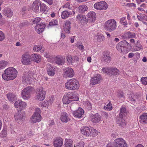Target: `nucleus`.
Returning <instances> with one entry per match:
<instances>
[{
  "label": "nucleus",
  "mask_w": 147,
  "mask_h": 147,
  "mask_svg": "<svg viewBox=\"0 0 147 147\" xmlns=\"http://www.w3.org/2000/svg\"><path fill=\"white\" fill-rule=\"evenodd\" d=\"M17 73V71L14 68L9 67L4 70L2 77L4 80H12L16 77Z\"/></svg>",
  "instance_id": "obj_1"
},
{
  "label": "nucleus",
  "mask_w": 147,
  "mask_h": 147,
  "mask_svg": "<svg viewBox=\"0 0 147 147\" xmlns=\"http://www.w3.org/2000/svg\"><path fill=\"white\" fill-rule=\"evenodd\" d=\"M117 22L115 20L111 19L106 21L104 25L105 30L109 32L115 30L117 28Z\"/></svg>",
  "instance_id": "obj_2"
},
{
  "label": "nucleus",
  "mask_w": 147,
  "mask_h": 147,
  "mask_svg": "<svg viewBox=\"0 0 147 147\" xmlns=\"http://www.w3.org/2000/svg\"><path fill=\"white\" fill-rule=\"evenodd\" d=\"M65 88L69 90H75L78 89L79 87L78 82L76 79L73 78L70 80L65 84Z\"/></svg>",
  "instance_id": "obj_3"
},
{
  "label": "nucleus",
  "mask_w": 147,
  "mask_h": 147,
  "mask_svg": "<svg viewBox=\"0 0 147 147\" xmlns=\"http://www.w3.org/2000/svg\"><path fill=\"white\" fill-rule=\"evenodd\" d=\"M114 143H109L106 147H127L126 141L121 138L115 139Z\"/></svg>",
  "instance_id": "obj_4"
},
{
  "label": "nucleus",
  "mask_w": 147,
  "mask_h": 147,
  "mask_svg": "<svg viewBox=\"0 0 147 147\" xmlns=\"http://www.w3.org/2000/svg\"><path fill=\"white\" fill-rule=\"evenodd\" d=\"M102 71L111 76L112 75H119V71L115 67H103L102 69Z\"/></svg>",
  "instance_id": "obj_5"
},
{
  "label": "nucleus",
  "mask_w": 147,
  "mask_h": 147,
  "mask_svg": "<svg viewBox=\"0 0 147 147\" xmlns=\"http://www.w3.org/2000/svg\"><path fill=\"white\" fill-rule=\"evenodd\" d=\"M40 109L38 108L36 109L35 112L30 118L31 122L35 123L40 121L41 119V116L40 114Z\"/></svg>",
  "instance_id": "obj_6"
},
{
  "label": "nucleus",
  "mask_w": 147,
  "mask_h": 147,
  "mask_svg": "<svg viewBox=\"0 0 147 147\" xmlns=\"http://www.w3.org/2000/svg\"><path fill=\"white\" fill-rule=\"evenodd\" d=\"M32 87H28L24 89L22 92V98L24 99H27L30 97L32 92L33 90Z\"/></svg>",
  "instance_id": "obj_7"
},
{
  "label": "nucleus",
  "mask_w": 147,
  "mask_h": 147,
  "mask_svg": "<svg viewBox=\"0 0 147 147\" xmlns=\"http://www.w3.org/2000/svg\"><path fill=\"white\" fill-rule=\"evenodd\" d=\"M129 44L126 40L122 41L119 42L117 45V49L120 52L123 53L126 50L127 47Z\"/></svg>",
  "instance_id": "obj_8"
},
{
  "label": "nucleus",
  "mask_w": 147,
  "mask_h": 147,
  "mask_svg": "<svg viewBox=\"0 0 147 147\" xmlns=\"http://www.w3.org/2000/svg\"><path fill=\"white\" fill-rule=\"evenodd\" d=\"M67 62L69 64L72 65H75L78 63L79 58L77 56H72L69 55L66 57Z\"/></svg>",
  "instance_id": "obj_9"
},
{
  "label": "nucleus",
  "mask_w": 147,
  "mask_h": 147,
  "mask_svg": "<svg viewBox=\"0 0 147 147\" xmlns=\"http://www.w3.org/2000/svg\"><path fill=\"white\" fill-rule=\"evenodd\" d=\"M15 120L20 123H22L24 120L25 116L24 112L18 111L14 115Z\"/></svg>",
  "instance_id": "obj_10"
},
{
  "label": "nucleus",
  "mask_w": 147,
  "mask_h": 147,
  "mask_svg": "<svg viewBox=\"0 0 147 147\" xmlns=\"http://www.w3.org/2000/svg\"><path fill=\"white\" fill-rule=\"evenodd\" d=\"M21 62L23 64L28 65L31 64V62L30 55L28 53H25L22 56Z\"/></svg>",
  "instance_id": "obj_11"
},
{
  "label": "nucleus",
  "mask_w": 147,
  "mask_h": 147,
  "mask_svg": "<svg viewBox=\"0 0 147 147\" xmlns=\"http://www.w3.org/2000/svg\"><path fill=\"white\" fill-rule=\"evenodd\" d=\"M94 6L95 9L100 10H105L108 7L107 3L106 2L103 1H101L95 3Z\"/></svg>",
  "instance_id": "obj_12"
},
{
  "label": "nucleus",
  "mask_w": 147,
  "mask_h": 147,
  "mask_svg": "<svg viewBox=\"0 0 147 147\" xmlns=\"http://www.w3.org/2000/svg\"><path fill=\"white\" fill-rule=\"evenodd\" d=\"M63 77L65 78H71L74 76V71L71 67H65L63 69Z\"/></svg>",
  "instance_id": "obj_13"
},
{
  "label": "nucleus",
  "mask_w": 147,
  "mask_h": 147,
  "mask_svg": "<svg viewBox=\"0 0 147 147\" xmlns=\"http://www.w3.org/2000/svg\"><path fill=\"white\" fill-rule=\"evenodd\" d=\"M38 90V93L36 96V98L40 100H42L45 98L46 92L43 90V88L42 87H39Z\"/></svg>",
  "instance_id": "obj_14"
},
{
  "label": "nucleus",
  "mask_w": 147,
  "mask_h": 147,
  "mask_svg": "<svg viewBox=\"0 0 147 147\" xmlns=\"http://www.w3.org/2000/svg\"><path fill=\"white\" fill-rule=\"evenodd\" d=\"M102 80V77L100 74H95L91 78L90 80L91 84L92 85L98 84Z\"/></svg>",
  "instance_id": "obj_15"
},
{
  "label": "nucleus",
  "mask_w": 147,
  "mask_h": 147,
  "mask_svg": "<svg viewBox=\"0 0 147 147\" xmlns=\"http://www.w3.org/2000/svg\"><path fill=\"white\" fill-rule=\"evenodd\" d=\"M32 78L31 75L28 73L24 74L22 78V82L25 85L30 84L31 83V81Z\"/></svg>",
  "instance_id": "obj_16"
},
{
  "label": "nucleus",
  "mask_w": 147,
  "mask_h": 147,
  "mask_svg": "<svg viewBox=\"0 0 147 147\" xmlns=\"http://www.w3.org/2000/svg\"><path fill=\"white\" fill-rule=\"evenodd\" d=\"M86 18L87 21L90 22H94L95 21L96 18V13L93 11H90L88 13Z\"/></svg>",
  "instance_id": "obj_17"
},
{
  "label": "nucleus",
  "mask_w": 147,
  "mask_h": 147,
  "mask_svg": "<svg viewBox=\"0 0 147 147\" xmlns=\"http://www.w3.org/2000/svg\"><path fill=\"white\" fill-rule=\"evenodd\" d=\"M92 129L89 128L87 127H83L81 129V132L84 135L86 136H90L92 135Z\"/></svg>",
  "instance_id": "obj_18"
},
{
  "label": "nucleus",
  "mask_w": 147,
  "mask_h": 147,
  "mask_svg": "<svg viewBox=\"0 0 147 147\" xmlns=\"http://www.w3.org/2000/svg\"><path fill=\"white\" fill-rule=\"evenodd\" d=\"M63 140L61 138H57L54 139L53 144L54 147H61L63 144Z\"/></svg>",
  "instance_id": "obj_19"
},
{
  "label": "nucleus",
  "mask_w": 147,
  "mask_h": 147,
  "mask_svg": "<svg viewBox=\"0 0 147 147\" xmlns=\"http://www.w3.org/2000/svg\"><path fill=\"white\" fill-rule=\"evenodd\" d=\"M41 5V2L40 0L34 1L32 5V9L33 11L37 12L39 11V8Z\"/></svg>",
  "instance_id": "obj_20"
},
{
  "label": "nucleus",
  "mask_w": 147,
  "mask_h": 147,
  "mask_svg": "<svg viewBox=\"0 0 147 147\" xmlns=\"http://www.w3.org/2000/svg\"><path fill=\"white\" fill-rule=\"evenodd\" d=\"M91 121L94 123H97L100 121L101 119L100 115L96 113L91 116Z\"/></svg>",
  "instance_id": "obj_21"
},
{
  "label": "nucleus",
  "mask_w": 147,
  "mask_h": 147,
  "mask_svg": "<svg viewBox=\"0 0 147 147\" xmlns=\"http://www.w3.org/2000/svg\"><path fill=\"white\" fill-rule=\"evenodd\" d=\"M60 119L63 122L66 123L70 120L69 115L65 112H63L61 113Z\"/></svg>",
  "instance_id": "obj_22"
},
{
  "label": "nucleus",
  "mask_w": 147,
  "mask_h": 147,
  "mask_svg": "<svg viewBox=\"0 0 147 147\" xmlns=\"http://www.w3.org/2000/svg\"><path fill=\"white\" fill-rule=\"evenodd\" d=\"M47 70L48 74L51 76H53L55 74V68L51 66L50 64L48 63L47 64Z\"/></svg>",
  "instance_id": "obj_23"
},
{
  "label": "nucleus",
  "mask_w": 147,
  "mask_h": 147,
  "mask_svg": "<svg viewBox=\"0 0 147 147\" xmlns=\"http://www.w3.org/2000/svg\"><path fill=\"white\" fill-rule=\"evenodd\" d=\"M2 13L5 16L10 18L13 16V10L11 8H9L3 10Z\"/></svg>",
  "instance_id": "obj_24"
},
{
  "label": "nucleus",
  "mask_w": 147,
  "mask_h": 147,
  "mask_svg": "<svg viewBox=\"0 0 147 147\" xmlns=\"http://www.w3.org/2000/svg\"><path fill=\"white\" fill-rule=\"evenodd\" d=\"M84 113V111L81 108H79L76 111L73 112V115L75 117L80 118Z\"/></svg>",
  "instance_id": "obj_25"
},
{
  "label": "nucleus",
  "mask_w": 147,
  "mask_h": 147,
  "mask_svg": "<svg viewBox=\"0 0 147 147\" xmlns=\"http://www.w3.org/2000/svg\"><path fill=\"white\" fill-rule=\"evenodd\" d=\"M45 27V25L42 23L40 24H37L35 27V29L36 30H38V33L40 34L43 31Z\"/></svg>",
  "instance_id": "obj_26"
},
{
  "label": "nucleus",
  "mask_w": 147,
  "mask_h": 147,
  "mask_svg": "<svg viewBox=\"0 0 147 147\" xmlns=\"http://www.w3.org/2000/svg\"><path fill=\"white\" fill-rule=\"evenodd\" d=\"M30 59L32 61L38 63L41 61V57L40 56L38 55L33 54H32L30 56Z\"/></svg>",
  "instance_id": "obj_27"
},
{
  "label": "nucleus",
  "mask_w": 147,
  "mask_h": 147,
  "mask_svg": "<svg viewBox=\"0 0 147 147\" xmlns=\"http://www.w3.org/2000/svg\"><path fill=\"white\" fill-rule=\"evenodd\" d=\"M68 94L70 98L71 99V101H77L79 99V98L78 96V94L76 92H69Z\"/></svg>",
  "instance_id": "obj_28"
},
{
  "label": "nucleus",
  "mask_w": 147,
  "mask_h": 147,
  "mask_svg": "<svg viewBox=\"0 0 147 147\" xmlns=\"http://www.w3.org/2000/svg\"><path fill=\"white\" fill-rule=\"evenodd\" d=\"M63 102L64 104H68L71 101L68 93L63 96L62 99Z\"/></svg>",
  "instance_id": "obj_29"
},
{
  "label": "nucleus",
  "mask_w": 147,
  "mask_h": 147,
  "mask_svg": "<svg viewBox=\"0 0 147 147\" xmlns=\"http://www.w3.org/2000/svg\"><path fill=\"white\" fill-rule=\"evenodd\" d=\"M65 61L64 60L59 57H55L53 62L54 63H56L58 65H62L64 64Z\"/></svg>",
  "instance_id": "obj_30"
},
{
  "label": "nucleus",
  "mask_w": 147,
  "mask_h": 147,
  "mask_svg": "<svg viewBox=\"0 0 147 147\" xmlns=\"http://www.w3.org/2000/svg\"><path fill=\"white\" fill-rule=\"evenodd\" d=\"M140 121L143 123H147V113H144L140 116Z\"/></svg>",
  "instance_id": "obj_31"
},
{
  "label": "nucleus",
  "mask_w": 147,
  "mask_h": 147,
  "mask_svg": "<svg viewBox=\"0 0 147 147\" xmlns=\"http://www.w3.org/2000/svg\"><path fill=\"white\" fill-rule=\"evenodd\" d=\"M128 97V100L132 102H135L138 99L137 95L134 93L131 94Z\"/></svg>",
  "instance_id": "obj_32"
},
{
  "label": "nucleus",
  "mask_w": 147,
  "mask_h": 147,
  "mask_svg": "<svg viewBox=\"0 0 147 147\" xmlns=\"http://www.w3.org/2000/svg\"><path fill=\"white\" fill-rule=\"evenodd\" d=\"M111 58L108 54H104L102 59V61L105 62L109 63L111 60Z\"/></svg>",
  "instance_id": "obj_33"
},
{
  "label": "nucleus",
  "mask_w": 147,
  "mask_h": 147,
  "mask_svg": "<svg viewBox=\"0 0 147 147\" xmlns=\"http://www.w3.org/2000/svg\"><path fill=\"white\" fill-rule=\"evenodd\" d=\"M33 50L35 52H38L40 51V52L43 53L44 51V49L42 48V46L40 45H36L33 48Z\"/></svg>",
  "instance_id": "obj_34"
},
{
  "label": "nucleus",
  "mask_w": 147,
  "mask_h": 147,
  "mask_svg": "<svg viewBox=\"0 0 147 147\" xmlns=\"http://www.w3.org/2000/svg\"><path fill=\"white\" fill-rule=\"evenodd\" d=\"M123 117H119L117 121V123L119 124V125L122 127H124L126 125L125 122Z\"/></svg>",
  "instance_id": "obj_35"
},
{
  "label": "nucleus",
  "mask_w": 147,
  "mask_h": 147,
  "mask_svg": "<svg viewBox=\"0 0 147 147\" xmlns=\"http://www.w3.org/2000/svg\"><path fill=\"white\" fill-rule=\"evenodd\" d=\"M71 14L70 11H68L67 10L63 11L61 14V17L62 19H65L68 18Z\"/></svg>",
  "instance_id": "obj_36"
},
{
  "label": "nucleus",
  "mask_w": 147,
  "mask_h": 147,
  "mask_svg": "<svg viewBox=\"0 0 147 147\" xmlns=\"http://www.w3.org/2000/svg\"><path fill=\"white\" fill-rule=\"evenodd\" d=\"M120 113L119 114V117H123L124 116L127 114L126 109L125 107H122L120 109Z\"/></svg>",
  "instance_id": "obj_37"
},
{
  "label": "nucleus",
  "mask_w": 147,
  "mask_h": 147,
  "mask_svg": "<svg viewBox=\"0 0 147 147\" xmlns=\"http://www.w3.org/2000/svg\"><path fill=\"white\" fill-rule=\"evenodd\" d=\"M79 11L80 13H84L88 10V7L85 5H80L78 7Z\"/></svg>",
  "instance_id": "obj_38"
},
{
  "label": "nucleus",
  "mask_w": 147,
  "mask_h": 147,
  "mask_svg": "<svg viewBox=\"0 0 147 147\" xmlns=\"http://www.w3.org/2000/svg\"><path fill=\"white\" fill-rule=\"evenodd\" d=\"M76 18L78 20L81 22H84V21H87L86 19V16L85 17V16L82 14L78 15Z\"/></svg>",
  "instance_id": "obj_39"
},
{
  "label": "nucleus",
  "mask_w": 147,
  "mask_h": 147,
  "mask_svg": "<svg viewBox=\"0 0 147 147\" xmlns=\"http://www.w3.org/2000/svg\"><path fill=\"white\" fill-rule=\"evenodd\" d=\"M7 96L8 100L11 101H13L16 99V95L12 93H9L7 95Z\"/></svg>",
  "instance_id": "obj_40"
},
{
  "label": "nucleus",
  "mask_w": 147,
  "mask_h": 147,
  "mask_svg": "<svg viewBox=\"0 0 147 147\" xmlns=\"http://www.w3.org/2000/svg\"><path fill=\"white\" fill-rule=\"evenodd\" d=\"M73 141L71 140H68L64 144V147H73Z\"/></svg>",
  "instance_id": "obj_41"
},
{
  "label": "nucleus",
  "mask_w": 147,
  "mask_h": 147,
  "mask_svg": "<svg viewBox=\"0 0 147 147\" xmlns=\"http://www.w3.org/2000/svg\"><path fill=\"white\" fill-rule=\"evenodd\" d=\"M124 35L126 37H127L129 38H131L134 37L135 36V34L133 32H128L126 33Z\"/></svg>",
  "instance_id": "obj_42"
},
{
  "label": "nucleus",
  "mask_w": 147,
  "mask_h": 147,
  "mask_svg": "<svg viewBox=\"0 0 147 147\" xmlns=\"http://www.w3.org/2000/svg\"><path fill=\"white\" fill-rule=\"evenodd\" d=\"M19 107L22 110L25 108L26 106V103L24 102L21 101L20 102H19Z\"/></svg>",
  "instance_id": "obj_43"
},
{
  "label": "nucleus",
  "mask_w": 147,
  "mask_h": 147,
  "mask_svg": "<svg viewBox=\"0 0 147 147\" xmlns=\"http://www.w3.org/2000/svg\"><path fill=\"white\" fill-rule=\"evenodd\" d=\"M7 65V62L5 61H2L0 62V70L3 69Z\"/></svg>",
  "instance_id": "obj_44"
},
{
  "label": "nucleus",
  "mask_w": 147,
  "mask_h": 147,
  "mask_svg": "<svg viewBox=\"0 0 147 147\" xmlns=\"http://www.w3.org/2000/svg\"><path fill=\"white\" fill-rule=\"evenodd\" d=\"M58 24V21L57 20L54 19L53 20L49 22V25L50 26L57 25Z\"/></svg>",
  "instance_id": "obj_45"
},
{
  "label": "nucleus",
  "mask_w": 147,
  "mask_h": 147,
  "mask_svg": "<svg viewBox=\"0 0 147 147\" xmlns=\"http://www.w3.org/2000/svg\"><path fill=\"white\" fill-rule=\"evenodd\" d=\"M40 8V11H42V12H45L47 9L46 6L43 3L42 4H41Z\"/></svg>",
  "instance_id": "obj_46"
},
{
  "label": "nucleus",
  "mask_w": 147,
  "mask_h": 147,
  "mask_svg": "<svg viewBox=\"0 0 147 147\" xmlns=\"http://www.w3.org/2000/svg\"><path fill=\"white\" fill-rule=\"evenodd\" d=\"M141 81L143 85H146L147 84V76L146 77L142 78Z\"/></svg>",
  "instance_id": "obj_47"
},
{
  "label": "nucleus",
  "mask_w": 147,
  "mask_h": 147,
  "mask_svg": "<svg viewBox=\"0 0 147 147\" xmlns=\"http://www.w3.org/2000/svg\"><path fill=\"white\" fill-rule=\"evenodd\" d=\"M111 105V104L109 103L106 105V106H105L104 107V109L109 111L111 110L112 109Z\"/></svg>",
  "instance_id": "obj_48"
},
{
  "label": "nucleus",
  "mask_w": 147,
  "mask_h": 147,
  "mask_svg": "<svg viewBox=\"0 0 147 147\" xmlns=\"http://www.w3.org/2000/svg\"><path fill=\"white\" fill-rule=\"evenodd\" d=\"M84 142H81L74 145V147H84Z\"/></svg>",
  "instance_id": "obj_49"
},
{
  "label": "nucleus",
  "mask_w": 147,
  "mask_h": 147,
  "mask_svg": "<svg viewBox=\"0 0 147 147\" xmlns=\"http://www.w3.org/2000/svg\"><path fill=\"white\" fill-rule=\"evenodd\" d=\"M5 38V35L3 33L0 31V41H3Z\"/></svg>",
  "instance_id": "obj_50"
},
{
  "label": "nucleus",
  "mask_w": 147,
  "mask_h": 147,
  "mask_svg": "<svg viewBox=\"0 0 147 147\" xmlns=\"http://www.w3.org/2000/svg\"><path fill=\"white\" fill-rule=\"evenodd\" d=\"M70 22L69 21L67 20L65 22L64 27L68 28V29H70Z\"/></svg>",
  "instance_id": "obj_51"
},
{
  "label": "nucleus",
  "mask_w": 147,
  "mask_h": 147,
  "mask_svg": "<svg viewBox=\"0 0 147 147\" xmlns=\"http://www.w3.org/2000/svg\"><path fill=\"white\" fill-rule=\"evenodd\" d=\"M125 17H123L121 18L120 22L121 23L124 25H126L127 24V23L126 21H125Z\"/></svg>",
  "instance_id": "obj_52"
},
{
  "label": "nucleus",
  "mask_w": 147,
  "mask_h": 147,
  "mask_svg": "<svg viewBox=\"0 0 147 147\" xmlns=\"http://www.w3.org/2000/svg\"><path fill=\"white\" fill-rule=\"evenodd\" d=\"M105 38L102 34H101L98 36V40L100 42L103 41L105 40Z\"/></svg>",
  "instance_id": "obj_53"
},
{
  "label": "nucleus",
  "mask_w": 147,
  "mask_h": 147,
  "mask_svg": "<svg viewBox=\"0 0 147 147\" xmlns=\"http://www.w3.org/2000/svg\"><path fill=\"white\" fill-rule=\"evenodd\" d=\"M41 20V19L40 18H35L33 21L34 24H38V23Z\"/></svg>",
  "instance_id": "obj_54"
},
{
  "label": "nucleus",
  "mask_w": 147,
  "mask_h": 147,
  "mask_svg": "<svg viewBox=\"0 0 147 147\" xmlns=\"http://www.w3.org/2000/svg\"><path fill=\"white\" fill-rule=\"evenodd\" d=\"M49 99L48 100L49 103L50 104H52L54 101V97L51 96L49 97Z\"/></svg>",
  "instance_id": "obj_55"
},
{
  "label": "nucleus",
  "mask_w": 147,
  "mask_h": 147,
  "mask_svg": "<svg viewBox=\"0 0 147 147\" xmlns=\"http://www.w3.org/2000/svg\"><path fill=\"white\" fill-rule=\"evenodd\" d=\"M78 48L79 49L81 50L82 51H84V47L82 45H79L78 46Z\"/></svg>",
  "instance_id": "obj_56"
},
{
  "label": "nucleus",
  "mask_w": 147,
  "mask_h": 147,
  "mask_svg": "<svg viewBox=\"0 0 147 147\" xmlns=\"http://www.w3.org/2000/svg\"><path fill=\"white\" fill-rule=\"evenodd\" d=\"M144 16H141L140 15H138L137 16V18L140 21H142L144 19Z\"/></svg>",
  "instance_id": "obj_57"
},
{
  "label": "nucleus",
  "mask_w": 147,
  "mask_h": 147,
  "mask_svg": "<svg viewBox=\"0 0 147 147\" xmlns=\"http://www.w3.org/2000/svg\"><path fill=\"white\" fill-rule=\"evenodd\" d=\"M70 3L69 2H67L63 5V7H65L66 8H68V9H70Z\"/></svg>",
  "instance_id": "obj_58"
},
{
  "label": "nucleus",
  "mask_w": 147,
  "mask_h": 147,
  "mask_svg": "<svg viewBox=\"0 0 147 147\" xmlns=\"http://www.w3.org/2000/svg\"><path fill=\"white\" fill-rule=\"evenodd\" d=\"M127 5L129 7H136V4L133 3H128L127 4Z\"/></svg>",
  "instance_id": "obj_59"
},
{
  "label": "nucleus",
  "mask_w": 147,
  "mask_h": 147,
  "mask_svg": "<svg viewBox=\"0 0 147 147\" xmlns=\"http://www.w3.org/2000/svg\"><path fill=\"white\" fill-rule=\"evenodd\" d=\"M64 30L65 32L67 34H69L70 32V29H68V28L64 27Z\"/></svg>",
  "instance_id": "obj_60"
},
{
  "label": "nucleus",
  "mask_w": 147,
  "mask_h": 147,
  "mask_svg": "<svg viewBox=\"0 0 147 147\" xmlns=\"http://www.w3.org/2000/svg\"><path fill=\"white\" fill-rule=\"evenodd\" d=\"M102 115L106 119L108 118V114L106 112H103L102 113Z\"/></svg>",
  "instance_id": "obj_61"
},
{
  "label": "nucleus",
  "mask_w": 147,
  "mask_h": 147,
  "mask_svg": "<svg viewBox=\"0 0 147 147\" xmlns=\"http://www.w3.org/2000/svg\"><path fill=\"white\" fill-rule=\"evenodd\" d=\"M118 96L119 97L121 98L123 97V93L122 92H121L120 93H118Z\"/></svg>",
  "instance_id": "obj_62"
},
{
  "label": "nucleus",
  "mask_w": 147,
  "mask_h": 147,
  "mask_svg": "<svg viewBox=\"0 0 147 147\" xmlns=\"http://www.w3.org/2000/svg\"><path fill=\"white\" fill-rule=\"evenodd\" d=\"M134 49L135 51H138L140 50V48L136 46L134 47Z\"/></svg>",
  "instance_id": "obj_63"
},
{
  "label": "nucleus",
  "mask_w": 147,
  "mask_h": 147,
  "mask_svg": "<svg viewBox=\"0 0 147 147\" xmlns=\"http://www.w3.org/2000/svg\"><path fill=\"white\" fill-rule=\"evenodd\" d=\"M19 102L18 101H16L14 104L15 107L16 108H18L19 107Z\"/></svg>",
  "instance_id": "obj_64"
}]
</instances>
